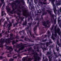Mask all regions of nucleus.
Masks as SVG:
<instances>
[{
    "label": "nucleus",
    "mask_w": 61,
    "mask_h": 61,
    "mask_svg": "<svg viewBox=\"0 0 61 61\" xmlns=\"http://www.w3.org/2000/svg\"><path fill=\"white\" fill-rule=\"evenodd\" d=\"M47 12H48L50 14V15H51L52 17L51 18V22L52 23L53 22V21L54 22V24H56V18L54 19V15H52L51 14V11L49 10H46Z\"/></svg>",
    "instance_id": "nucleus-1"
},
{
    "label": "nucleus",
    "mask_w": 61,
    "mask_h": 61,
    "mask_svg": "<svg viewBox=\"0 0 61 61\" xmlns=\"http://www.w3.org/2000/svg\"><path fill=\"white\" fill-rule=\"evenodd\" d=\"M60 28H58L56 30V31L55 32V34L52 33V35H53L54 36H55V37H56L57 36V33H58V34L59 35V36L61 35V32H59V31H60Z\"/></svg>",
    "instance_id": "nucleus-2"
},
{
    "label": "nucleus",
    "mask_w": 61,
    "mask_h": 61,
    "mask_svg": "<svg viewBox=\"0 0 61 61\" xmlns=\"http://www.w3.org/2000/svg\"><path fill=\"white\" fill-rule=\"evenodd\" d=\"M49 1L50 2L51 1V3L52 4L53 7V11L55 14H56V6H55L54 3V2L55 1V0H49Z\"/></svg>",
    "instance_id": "nucleus-3"
},
{
    "label": "nucleus",
    "mask_w": 61,
    "mask_h": 61,
    "mask_svg": "<svg viewBox=\"0 0 61 61\" xmlns=\"http://www.w3.org/2000/svg\"><path fill=\"white\" fill-rule=\"evenodd\" d=\"M26 13H27V11L26 10H24L23 11L22 15L23 16L27 17V16H28L30 15L29 13V12H27V14H26Z\"/></svg>",
    "instance_id": "nucleus-4"
},
{
    "label": "nucleus",
    "mask_w": 61,
    "mask_h": 61,
    "mask_svg": "<svg viewBox=\"0 0 61 61\" xmlns=\"http://www.w3.org/2000/svg\"><path fill=\"white\" fill-rule=\"evenodd\" d=\"M46 21H44V22H43V25L45 26V27L47 26V25H46V23H47V25H48L50 23V22H49V20H47L46 21V22H45Z\"/></svg>",
    "instance_id": "nucleus-5"
},
{
    "label": "nucleus",
    "mask_w": 61,
    "mask_h": 61,
    "mask_svg": "<svg viewBox=\"0 0 61 61\" xmlns=\"http://www.w3.org/2000/svg\"><path fill=\"white\" fill-rule=\"evenodd\" d=\"M12 22H9V24H8L7 25V26L8 27V32H9V31L11 29L10 27L12 26Z\"/></svg>",
    "instance_id": "nucleus-6"
},
{
    "label": "nucleus",
    "mask_w": 61,
    "mask_h": 61,
    "mask_svg": "<svg viewBox=\"0 0 61 61\" xmlns=\"http://www.w3.org/2000/svg\"><path fill=\"white\" fill-rule=\"evenodd\" d=\"M15 7H18V5H16V3L13 2L12 3H11V6L12 8H13L15 6Z\"/></svg>",
    "instance_id": "nucleus-7"
},
{
    "label": "nucleus",
    "mask_w": 61,
    "mask_h": 61,
    "mask_svg": "<svg viewBox=\"0 0 61 61\" xmlns=\"http://www.w3.org/2000/svg\"><path fill=\"white\" fill-rule=\"evenodd\" d=\"M33 56L35 60H34V61H37V60H40V57L39 56H36V55H34Z\"/></svg>",
    "instance_id": "nucleus-8"
},
{
    "label": "nucleus",
    "mask_w": 61,
    "mask_h": 61,
    "mask_svg": "<svg viewBox=\"0 0 61 61\" xmlns=\"http://www.w3.org/2000/svg\"><path fill=\"white\" fill-rule=\"evenodd\" d=\"M19 39V37L18 36H16L15 37H12V38H9L8 39V40H13V39Z\"/></svg>",
    "instance_id": "nucleus-9"
},
{
    "label": "nucleus",
    "mask_w": 61,
    "mask_h": 61,
    "mask_svg": "<svg viewBox=\"0 0 61 61\" xmlns=\"http://www.w3.org/2000/svg\"><path fill=\"white\" fill-rule=\"evenodd\" d=\"M6 39H3L2 40L3 42H5V41L6 44H7L10 43V41H9V42H8V41Z\"/></svg>",
    "instance_id": "nucleus-10"
},
{
    "label": "nucleus",
    "mask_w": 61,
    "mask_h": 61,
    "mask_svg": "<svg viewBox=\"0 0 61 61\" xmlns=\"http://www.w3.org/2000/svg\"><path fill=\"white\" fill-rule=\"evenodd\" d=\"M13 34L11 33L10 34V37L9 38L7 39L6 40H7L8 41L9 43V42H10V41H11V40H8V39H9V38H12V37H13Z\"/></svg>",
    "instance_id": "nucleus-11"
},
{
    "label": "nucleus",
    "mask_w": 61,
    "mask_h": 61,
    "mask_svg": "<svg viewBox=\"0 0 61 61\" xmlns=\"http://www.w3.org/2000/svg\"><path fill=\"white\" fill-rule=\"evenodd\" d=\"M12 8L13 10L10 12V13H12V12H13L14 11H15V10H16V9H17V7H15L14 8Z\"/></svg>",
    "instance_id": "nucleus-12"
},
{
    "label": "nucleus",
    "mask_w": 61,
    "mask_h": 61,
    "mask_svg": "<svg viewBox=\"0 0 61 61\" xmlns=\"http://www.w3.org/2000/svg\"><path fill=\"white\" fill-rule=\"evenodd\" d=\"M36 28H37V26H36L33 29V30L34 31V34H35V35H36V36H37V34H36Z\"/></svg>",
    "instance_id": "nucleus-13"
},
{
    "label": "nucleus",
    "mask_w": 61,
    "mask_h": 61,
    "mask_svg": "<svg viewBox=\"0 0 61 61\" xmlns=\"http://www.w3.org/2000/svg\"><path fill=\"white\" fill-rule=\"evenodd\" d=\"M29 33H30V34L31 36L33 38H35V36H34V34H33L32 35L31 34V31H29Z\"/></svg>",
    "instance_id": "nucleus-14"
},
{
    "label": "nucleus",
    "mask_w": 61,
    "mask_h": 61,
    "mask_svg": "<svg viewBox=\"0 0 61 61\" xmlns=\"http://www.w3.org/2000/svg\"><path fill=\"white\" fill-rule=\"evenodd\" d=\"M9 32H8V31H7L5 32V33L4 34L5 35H7V36H6L7 37H9V34L8 33H9Z\"/></svg>",
    "instance_id": "nucleus-15"
},
{
    "label": "nucleus",
    "mask_w": 61,
    "mask_h": 61,
    "mask_svg": "<svg viewBox=\"0 0 61 61\" xmlns=\"http://www.w3.org/2000/svg\"><path fill=\"white\" fill-rule=\"evenodd\" d=\"M16 20L17 22H16L15 24L16 25H17V24L19 23V19L18 18Z\"/></svg>",
    "instance_id": "nucleus-16"
},
{
    "label": "nucleus",
    "mask_w": 61,
    "mask_h": 61,
    "mask_svg": "<svg viewBox=\"0 0 61 61\" xmlns=\"http://www.w3.org/2000/svg\"><path fill=\"white\" fill-rule=\"evenodd\" d=\"M25 46H22V47H21L19 49V51H20V50H22L24 49Z\"/></svg>",
    "instance_id": "nucleus-17"
},
{
    "label": "nucleus",
    "mask_w": 61,
    "mask_h": 61,
    "mask_svg": "<svg viewBox=\"0 0 61 61\" xmlns=\"http://www.w3.org/2000/svg\"><path fill=\"white\" fill-rule=\"evenodd\" d=\"M51 53H52V52L51 51H48L47 52V54L46 55H50L51 54Z\"/></svg>",
    "instance_id": "nucleus-18"
},
{
    "label": "nucleus",
    "mask_w": 61,
    "mask_h": 61,
    "mask_svg": "<svg viewBox=\"0 0 61 61\" xmlns=\"http://www.w3.org/2000/svg\"><path fill=\"white\" fill-rule=\"evenodd\" d=\"M27 25V22L26 21V20H25V21L24 23L23 24V25Z\"/></svg>",
    "instance_id": "nucleus-19"
},
{
    "label": "nucleus",
    "mask_w": 61,
    "mask_h": 61,
    "mask_svg": "<svg viewBox=\"0 0 61 61\" xmlns=\"http://www.w3.org/2000/svg\"><path fill=\"white\" fill-rule=\"evenodd\" d=\"M47 14V12H45L43 11V13L42 14V15H46Z\"/></svg>",
    "instance_id": "nucleus-20"
},
{
    "label": "nucleus",
    "mask_w": 61,
    "mask_h": 61,
    "mask_svg": "<svg viewBox=\"0 0 61 61\" xmlns=\"http://www.w3.org/2000/svg\"><path fill=\"white\" fill-rule=\"evenodd\" d=\"M19 19H20V20H21V22H22V21H23V19L24 18H23V17H20V16H19Z\"/></svg>",
    "instance_id": "nucleus-21"
},
{
    "label": "nucleus",
    "mask_w": 61,
    "mask_h": 61,
    "mask_svg": "<svg viewBox=\"0 0 61 61\" xmlns=\"http://www.w3.org/2000/svg\"><path fill=\"white\" fill-rule=\"evenodd\" d=\"M47 40L46 39L45 40H43V39H41L40 40V42H46V41Z\"/></svg>",
    "instance_id": "nucleus-22"
},
{
    "label": "nucleus",
    "mask_w": 61,
    "mask_h": 61,
    "mask_svg": "<svg viewBox=\"0 0 61 61\" xmlns=\"http://www.w3.org/2000/svg\"><path fill=\"white\" fill-rule=\"evenodd\" d=\"M33 58H29L28 59V60L26 61H31L33 60Z\"/></svg>",
    "instance_id": "nucleus-23"
},
{
    "label": "nucleus",
    "mask_w": 61,
    "mask_h": 61,
    "mask_svg": "<svg viewBox=\"0 0 61 61\" xmlns=\"http://www.w3.org/2000/svg\"><path fill=\"white\" fill-rule=\"evenodd\" d=\"M6 10H7V11H10V8H8V7H6Z\"/></svg>",
    "instance_id": "nucleus-24"
},
{
    "label": "nucleus",
    "mask_w": 61,
    "mask_h": 61,
    "mask_svg": "<svg viewBox=\"0 0 61 61\" xmlns=\"http://www.w3.org/2000/svg\"><path fill=\"white\" fill-rule=\"evenodd\" d=\"M23 33V34H24V32H25V30H22V31H20L19 32V33Z\"/></svg>",
    "instance_id": "nucleus-25"
},
{
    "label": "nucleus",
    "mask_w": 61,
    "mask_h": 61,
    "mask_svg": "<svg viewBox=\"0 0 61 61\" xmlns=\"http://www.w3.org/2000/svg\"><path fill=\"white\" fill-rule=\"evenodd\" d=\"M52 57L51 56H48V58L49 59V61H51Z\"/></svg>",
    "instance_id": "nucleus-26"
},
{
    "label": "nucleus",
    "mask_w": 61,
    "mask_h": 61,
    "mask_svg": "<svg viewBox=\"0 0 61 61\" xmlns=\"http://www.w3.org/2000/svg\"><path fill=\"white\" fill-rule=\"evenodd\" d=\"M5 4L4 3L2 7L1 8V9H2V10H4V6H5Z\"/></svg>",
    "instance_id": "nucleus-27"
},
{
    "label": "nucleus",
    "mask_w": 61,
    "mask_h": 61,
    "mask_svg": "<svg viewBox=\"0 0 61 61\" xmlns=\"http://www.w3.org/2000/svg\"><path fill=\"white\" fill-rule=\"evenodd\" d=\"M15 43V40H14L13 41H12V45H14V44Z\"/></svg>",
    "instance_id": "nucleus-28"
},
{
    "label": "nucleus",
    "mask_w": 61,
    "mask_h": 61,
    "mask_svg": "<svg viewBox=\"0 0 61 61\" xmlns=\"http://www.w3.org/2000/svg\"><path fill=\"white\" fill-rule=\"evenodd\" d=\"M15 2H16V3H20V1L19 0H16L15 1Z\"/></svg>",
    "instance_id": "nucleus-29"
},
{
    "label": "nucleus",
    "mask_w": 61,
    "mask_h": 61,
    "mask_svg": "<svg viewBox=\"0 0 61 61\" xmlns=\"http://www.w3.org/2000/svg\"><path fill=\"white\" fill-rule=\"evenodd\" d=\"M16 47H17V48H19V47H20V45L19 44H17L16 46Z\"/></svg>",
    "instance_id": "nucleus-30"
},
{
    "label": "nucleus",
    "mask_w": 61,
    "mask_h": 61,
    "mask_svg": "<svg viewBox=\"0 0 61 61\" xmlns=\"http://www.w3.org/2000/svg\"><path fill=\"white\" fill-rule=\"evenodd\" d=\"M20 47H22L23 46H24L23 45V44L22 43H21L20 44H19Z\"/></svg>",
    "instance_id": "nucleus-31"
},
{
    "label": "nucleus",
    "mask_w": 61,
    "mask_h": 61,
    "mask_svg": "<svg viewBox=\"0 0 61 61\" xmlns=\"http://www.w3.org/2000/svg\"><path fill=\"white\" fill-rule=\"evenodd\" d=\"M48 43L49 44H52L53 42L51 40H50Z\"/></svg>",
    "instance_id": "nucleus-32"
},
{
    "label": "nucleus",
    "mask_w": 61,
    "mask_h": 61,
    "mask_svg": "<svg viewBox=\"0 0 61 61\" xmlns=\"http://www.w3.org/2000/svg\"><path fill=\"white\" fill-rule=\"evenodd\" d=\"M21 1L22 2V3L23 4V5H24L25 4V1H24V0H21Z\"/></svg>",
    "instance_id": "nucleus-33"
},
{
    "label": "nucleus",
    "mask_w": 61,
    "mask_h": 61,
    "mask_svg": "<svg viewBox=\"0 0 61 61\" xmlns=\"http://www.w3.org/2000/svg\"><path fill=\"white\" fill-rule=\"evenodd\" d=\"M49 42H46V46H48L49 45Z\"/></svg>",
    "instance_id": "nucleus-34"
},
{
    "label": "nucleus",
    "mask_w": 61,
    "mask_h": 61,
    "mask_svg": "<svg viewBox=\"0 0 61 61\" xmlns=\"http://www.w3.org/2000/svg\"><path fill=\"white\" fill-rule=\"evenodd\" d=\"M13 60H14V59L12 58H10L9 59V61H13Z\"/></svg>",
    "instance_id": "nucleus-35"
},
{
    "label": "nucleus",
    "mask_w": 61,
    "mask_h": 61,
    "mask_svg": "<svg viewBox=\"0 0 61 61\" xmlns=\"http://www.w3.org/2000/svg\"><path fill=\"white\" fill-rule=\"evenodd\" d=\"M8 23H7V22L6 21H5L4 24V25H5V24H7Z\"/></svg>",
    "instance_id": "nucleus-36"
},
{
    "label": "nucleus",
    "mask_w": 61,
    "mask_h": 61,
    "mask_svg": "<svg viewBox=\"0 0 61 61\" xmlns=\"http://www.w3.org/2000/svg\"><path fill=\"white\" fill-rule=\"evenodd\" d=\"M17 11H18V12H19L20 13H21V12H22V11L21 10H20V9L17 10Z\"/></svg>",
    "instance_id": "nucleus-37"
},
{
    "label": "nucleus",
    "mask_w": 61,
    "mask_h": 61,
    "mask_svg": "<svg viewBox=\"0 0 61 61\" xmlns=\"http://www.w3.org/2000/svg\"><path fill=\"white\" fill-rule=\"evenodd\" d=\"M29 27H30L29 26H27V27H26L25 30L28 29L29 28Z\"/></svg>",
    "instance_id": "nucleus-38"
},
{
    "label": "nucleus",
    "mask_w": 61,
    "mask_h": 61,
    "mask_svg": "<svg viewBox=\"0 0 61 61\" xmlns=\"http://www.w3.org/2000/svg\"><path fill=\"white\" fill-rule=\"evenodd\" d=\"M29 26L30 27H31V25H32V23H29Z\"/></svg>",
    "instance_id": "nucleus-39"
},
{
    "label": "nucleus",
    "mask_w": 61,
    "mask_h": 61,
    "mask_svg": "<svg viewBox=\"0 0 61 61\" xmlns=\"http://www.w3.org/2000/svg\"><path fill=\"white\" fill-rule=\"evenodd\" d=\"M38 13H41V10H39L37 11Z\"/></svg>",
    "instance_id": "nucleus-40"
},
{
    "label": "nucleus",
    "mask_w": 61,
    "mask_h": 61,
    "mask_svg": "<svg viewBox=\"0 0 61 61\" xmlns=\"http://www.w3.org/2000/svg\"><path fill=\"white\" fill-rule=\"evenodd\" d=\"M39 23H40V21H38L37 23V26H38V25H39Z\"/></svg>",
    "instance_id": "nucleus-41"
},
{
    "label": "nucleus",
    "mask_w": 61,
    "mask_h": 61,
    "mask_svg": "<svg viewBox=\"0 0 61 61\" xmlns=\"http://www.w3.org/2000/svg\"><path fill=\"white\" fill-rule=\"evenodd\" d=\"M46 10V9H45V8H44L43 9H42V11L43 12H44L45 11V10Z\"/></svg>",
    "instance_id": "nucleus-42"
},
{
    "label": "nucleus",
    "mask_w": 61,
    "mask_h": 61,
    "mask_svg": "<svg viewBox=\"0 0 61 61\" xmlns=\"http://www.w3.org/2000/svg\"><path fill=\"white\" fill-rule=\"evenodd\" d=\"M9 48H10V49H11L12 51H13V49H12V46H10L9 47Z\"/></svg>",
    "instance_id": "nucleus-43"
},
{
    "label": "nucleus",
    "mask_w": 61,
    "mask_h": 61,
    "mask_svg": "<svg viewBox=\"0 0 61 61\" xmlns=\"http://www.w3.org/2000/svg\"><path fill=\"white\" fill-rule=\"evenodd\" d=\"M5 58V57H3L2 56H0V59H2V58Z\"/></svg>",
    "instance_id": "nucleus-44"
},
{
    "label": "nucleus",
    "mask_w": 61,
    "mask_h": 61,
    "mask_svg": "<svg viewBox=\"0 0 61 61\" xmlns=\"http://www.w3.org/2000/svg\"><path fill=\"white\" fill-rule=\"evenodd\" d=\"M0 1L2 3H3L4 2V0H0Z\"/></svg>",
    "instance_id": "nucleus-45"
},
{
    "label": "nucleus",
    "mask_w": 61,
    "mask_h": 61,
    "mask_svg": "<svg viewBox=\"0 0 61 61\" xmlns=\"http://www.w3.org/2000/svg\"><path fill=\"white\" fill-rule=\"evenodd\" d=\"M43 61H48V59H47V58H46Z\"/></svg>",
    "instance_id": "nucleus-46"
},
{
    "label": "nucleus",
    "mask_w": 61,
    "mask_h": 61,
    "mask_svg": "<svg viewBox=\"0 0 61 61\" xmlns=\"http://www.w3.org/2000/svg\"><path fill=\"white\" fill-rule=\"evenodd\" d=\"M43 16L42 15H41V19H42V20H43Z\"/></svg>",
    "instance_id": "nucleus-47"
},
{
    "label": "nucleus",
    "mask_w": 61,
    "mask_h": 61,
    "mask_svg": "<svg viewBox=\"0 0 61 61\" xmlns=\"http://www.w3.org/2000/svg\"><path fill=\"white\" fill-rule=\"evenodd\" d=\"M43 4L44 5H46V4H47V3H46V2H43Z\"/></svg>",
    "instance_id": "nucleus-48"
},
{
    "label": "nucleus",
    "mask_w": 61,
    "mask_h": 61,
    "mask_svg": "<svg viewBox=\"0 0 61 61\" xmlns=\"http://www.w3.org/2000/svg\"><path fill=\"white\" fill-rule=\"evenodd\" d=\"M53 52H54V55H56V52H55L54 50H53Z\"/></svg>",
    "instance_id": "nucleus-49"
},
{
    "label": "nucleus",
    "mask_w": 61,
    "mask_h": 61,
    "mask_svg": "<svg viewBox=\"0 0 61 61\" xmlns=\"http://www.w3.org/2000/svg\"><path fill=\"white\" fill-rule=\"evenodd\" d=\"M57 44H59V41H57Z\"/></svg>",
    "instance_id": "nucleus-50"
},
{
    "label": "nucleus",
    "mask_w": 61,
    "mask_h": 61,
    "mask_svg": "<svg viewBox=\"0 0 61 61\" xmlns=\"http://www.w3.org/2000/svg\"><path fill=\"white\" fill-rule=\"evenodd\" d=\"M47 32L48 34H50V31H49V30H48L47 31Z\"/></svg>",
    "instance_id": "nucleus-51"
},
{
    "label": "nucleus",
    "mask_w": 61,
    "mask_h": 61,
    "mask_svg": "<svg viewBox=\"0 0 61 61\" xmlns=\"http://www.w3.org/2000/svg\"><path fill=\"white\" fill-rule=\"evenodd\" d=\"M21 7H23V6H22V7H20L19 6V8L20 9H21Z\"/></svg>",
    "instance_id": "nucleus-52"
},
{
    "label": "nucleus",
    "mask_w": 61,
    "mask_h": 61,
    "mask_svg": "<svg viewBox=\"0 0 61 61\" xmlns=\"http://www.w3.org/2000/svg\"><path fill=\"white\" fill-rule=\"evenodd\" d=\"M14 20H12V23L13 24H14Z\"/></svg>",
    "instance_id": "nucleus-53"
},
{
    "label": "nucleus",
    "mask_w": 61,
    "mask_h": 61,
    "mask_svg": "<svg viewBox=\"0 0 61 61\" xmlns=\"http://www.w3.org/2000/svg\"><path fill=\"white\" fill-rule=\"evenodd\" d=\"M30 18H28V21H29L30 20Z\"/></svg>",
    "instance_id": "nucleus-54"
},
{
    "label": "nucleus",
    "mask_w": 61,
    "mask_h": 61,
    "mask_svg": "<svg viewBox=\"0 0 61 61\" xmlns=\"http://www.w3.org/2000/svg\"><path fill=\"white\" fill-rule=\"evenodd\" d=\"M56 50L58 52V51H59V49L58 48L56 49Z\"/></svg>",
    "instance_id": "nucleus-55"
},
{
    "label": "nucleus",
    "mask_w": 61,
    "mask_h": 61,
    "mask_svg": "<svg viewBox=\"0 0 61 61\" xmlns=\"http://www.w3.org/2000/svg\"><path fill=\"white\" fill-rule=\"evenodd\" d=\"M24 37L23 36H22L21 37V38H24Z\"/></svg>",
    "instance_id": "nucleus-56"
},
{
    "label": "nucleus",
    "mask_w": 61,
    "mask_h": 61,
    "mask_svg": "<svg viewBox=\"0 0 61 61\" xmlns=\"http://www.w3.org/2000/svg\"><path fill=\"white\" fill-rule=\"evenodd\" d=\"M20 13H19V12L17 13V15H20Z\"/></svg>",
    "instance_id": "nucleus-57"
},
{
    "label": "nucleus",
    "mask_w": 61,
    "mask_h": 61,
    "mask_svg": "<svg viewBox=\"0 0 61 61\" xmlns=\"http://www.w3.org/2000/svg\"><path fill=\"white\" fill-rule=\"evenodd\" d=\"M44 32H42L40 34V35H42V34H44Z\"/></svg>",
    "instance_id": "nucleus-58"
},
{
    "label": "nucleus",
    "mask_w": 61,
    "mask_h": 61,
    "mask_svg": "<svg viewBox=\"0 0 61 61\" xmlns=\"http://www.w3.org/2000/svg\"><path fill=\"white\" fill-rule=\"evenodd\" d=\"M53 28H51V31H52V30H53Z\"/></svg>",
    "instance_id": "nucleus-59"
},
{
    "label": "nucleus",
    "mask_w": 61,
    "mask_h": 61,
    "mask_svg": "<svg viewBox=\"0 0 61 61\" xmlns=\"http://www.w3.org/2000/svg\"><path fill=\"white\" fill-rule=\"evenodd\" d=\"M13 25L14 27H15V25H16L15 24H13Z\"/></svg>",
    "instance_id": "nucleus-60"
},
{
    "label": "nucleus",
    "mask_w": 61,
    "mask_h": 61,
    "mask_svg": "<svg viewBox=\"0 0 61 61\" xmlns=\"http://www.w3.org/2000/svg\"><path fill=\"white\" fill-rule=\"evenodd\" d=\"M39 19L38 18H37L36 19V20H38Z\"/></svg>",
    "instance_id": "nucleus-61"
},
{
    "label": "nucleus",
    "mask_w": 61,
    "mask_h": 61,
    "mask_svg": "<svg viewBox=\"0 0 61 61\" xmlns=\"http://www.w3.org/2000/svg\"><path fill=\"white\" fill-rule=\"evenodd\" d=\"M2 14L1 15V16H4V14Z\"/></svg>",
    "instance_id": "nucleus-62"
},
{
    "label": "nucleus",
    "mask_w": 61,
    "mask_h": 61,
    "mask_svg": "<svg viewBox=\"0 0 61 61\" xmlns=\"http://www.w3.org/2000/svg\"><path fill=\"white\" fill-rule=\"evenodd\" d=\"M16 42H18V41L17 40V39H16L15 40Z\"/></svg>",
    "instance_id": "nucleus-63"
},
{
    "label": "nucleus",
    "mask_w": 61,
    "mask_h": 61,
    "mask_svg": "<svg viewBox=\"0 0 61 61\" xmlns=\"http://www.w3.org/2000/svg\"><path fill=\"white\" fill-rule=\"evenodd\" d=\"M40 3L42 5V1H40Z\"/></svg>",
    "instance_id": "nucleus-64"
}]
</instances>
